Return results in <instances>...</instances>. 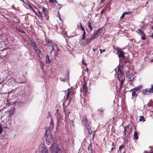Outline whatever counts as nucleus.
<instances>
[{
    "mask_svg": "<svg viewBox=\"0 0 153 153\" xmlns=\"http://www.w3.org/2000/svg\"><path fill=\"white\" fill-rule=\"evenodd\" d=\"M123 148V145H121L119 147V150H121V149Z\"/></svg>",
    "mask_w": 153,
    "mask_h": 153,
    "instance_id": "nucleus-46",
    "label": "nucleus"
},
{
    "mask_svg": "<svg viewBox=\"0 0 153 153\" xmlns=\"http://www.w3.org/2000/svg\"><path fill=\"white\" fill-rule=\"evenodd\" d=\"M68 79H69V75H68Z\"/></svg>",
    "mask_w": 153,
    "mask_h": 153,
    "instance_id": "nucleus-60",
    "label": "nucleus"
},
{
    "mask_svg": "<svg viewBox=\"0 0 153 153\" xmlns=\"http://www.w3.org/2000/svg\"><path fill=\"white\" fill-rule=\"evenodd\" d=\"M115 147H112L111 149V151H113L114 150H115Z\"/></svg>",
    "mask_w": 153,
    "mask_h": 153,
    "instance_id": "nucleus-48",
    "label": "nucleus"
},
{
    "mask_svg": "<svg viewBox=\"0 0 153 153\" xmlns=\"http://www.w3.org/2000/svg\"><path fill=\"white\" fill-rule=\"evenodd\" d=\"M115 50L117 51V54L119 58V60H122L124 58V53L121 51V49L118 47H117Z\"/></svg>",
    "mask_w": 153,
    "mask_h": 153,
    "instance_id": "nucleus-4",
    "label": "nucleus"
},
{
    "mask_svg": "<svg viewBox=\"0 0 153 153\" xmlns=\"http://www.w3.org/2000/svg\"><path fill=\"white\" fill-rule=\"evenodd\" d=\"M126 73L128 79L131 82L133 81L134 79V75L132 74H130L129 72L128 71L126 72Z\"/></svg>",
    "mask_w": 153,
    "mask_h": 153,
    "instance_id": "nucleus-9",
    "label": "nucleus"
},
{
    "mask_svg": "<svg viewBox=\"0 0 153 153\" xmlns=\"http://www.w3.org/2000/svg\"><path fill=\"white\" fill-rule=\"evenodd\" d=\"M150 93V92L149 91V90L148 89H144L142 92V94L145 95H148Z\"/></svg>",
    "mask_w": 153,
    "mask_h": 153,
    "instance_id": "nucleus-10",
    "label": "nucleus"
},
{
    "mask_svg": "<svg viewBox=\"0 0 153 153\" xmlns=\"http://www.w3.org/2000/svg\"><path fill=\"white\" fill-rule=\"evenodd\" d=\"M91 23L90 22H88V26L91 31L93 30V28L91 26Z\"/></svg>",
    "mask_w": 153,
    "mask_h": 153,
    "instance_id": "nucleus-25",
    "label": "nucleus"
},
{
    "mask_svg": "<svg viewBox=\"0 0 153 153\" xmlns=\"http://www.w3.org/2000/svg\"><path fill=\"white\" fill-rule=\"evenodd\" d=\"M93 50L94 52L95 51V50L94 48L93 49Z\"/></svg>",
    "mask_w": 153,
    "mask_h": 153,
    "instance_id": "nucleus-56",
    "label": "nucleus"
},
{
    "mask_svg": "<svg viewBox=\"0 0 153 153\" xmlns=\"http://www.w3.org/2000/svg\"><path fill=\"white\" fill-rule=\"evenodd\" d=\"M94 134H93V138L94 137Z\"/></svg>",
    "mask_w": 153,
    "mask_h": 153,
    "instance_id": "nucleus-58",
    "label": "nucleus"
},
{
    "mask_svg": "<svg viewBox=\"0 0 153 153\" xmlns=\"http://www.w3.org/2000/svg\"><path fill=\"white\" fill-rule=\"evenodd\" d=\"M75 92L74 91H69L67 92V99L71 100V99L74 97Z\"/></svg>",
    "mask_w": 153,
    "mask_h": 153,
    "instance_id": "nucleus-8",
    "label": "nucleus"
},
{
    "mask_svg": "<svg viewBox=\"0 0 153 153\" xmlns=\"http://www.w3.org/2000/svg\"><path fill=\"white\" fill-rule=\"evenodd\" d=\"M81 120L82 122L84 123V126H85L86 124L87 125L88 124L87 123V118L86 117H83L81 119Z\"/></svg>",
    "mask_w": 153,
    "mask_h": 153,
    "instance_id": "nucleus-13",
    "label": "nucleus"
},
{
    "mask_svg": "<svg viewBox=\"0 0 153 153\" xmlns=\"http://www.w3.org/2000/svg\"><path fill=\"white\" fill-rule=\"evenodd\" d=\"M20 1H23V0H20Z\"/></svg>",
    "mask_w": 153,
    "mask_h": 153,
    "instance_id": "nucleus-61",
    "label": "nucleus"
},
{
    "mask_svg": "<svg viewBox=\"0 0 153 153\" xmlns=\"http://www.w3.org/2000/svg\"><path fill=\"white\" fill-rule=\"evenodd\" d=\"M149 90L150 93H153V85H151V88Z\"/></svg>",
    "mask_w": 153,
    "mask_h": 153,
    "instance_id": "nucleus-29",
    "label": "nucleus"
},
{
    "mask_svg": "<svg viewBox=\"0 0 153 153\" xmlns=\"http://www.w3.org/2000/svg\"><path fill=\"white\" fill-rule=\"evenodd\" d=\"M1 110H0V112L1 111Z\"/></svg>",
    "mask_w": 153,
    "mask_h": 153,
    "instance_id": "nucleus-62",
    "label": "nucleus"
},
{
    "mask_svg": "<svg viewBox=\"0 0 153 153\" xmlns=\"http://www.w3.org/2000/svg\"><path fill=\"white\" fill-rule=\"evenodd\" d=\"M50 60L48 55L47 54L46 57V62L47 64H49L50 62Z\"/></svg>",
    "mask_w": 153,
    "mask_h": 153,
    "instance_id": "nucleus-19",
    "label": "nucleus"
},
{
    "mask_svg": "<svg viewBox=\"0 0 153 153\" xmlns=\"http://www.w3.org/2000/svg\"><path fill=\"white\" fill-rule=\"evenodd\" d=\"M46 42L48 43V45L49 46H51L53 44H54V43H53V42L52 40H49V39H46Z\"/></svg>",
    "mask_w": 153,
    "mask_h": 153,
    "instance_id": "nucleus-15",
    "label": "nucleus"
},
{
    "mask_svg": "<svg viewBox=\"0 0 153 153\" xmlns=\"http://www.w3.org/2000/svg\"><path fill=\"white\" fill-rule=\"evenodd\" d=\"M36 51L38 54H39L40 53V50L38 49H36Z\"/></svg>",
    "mask_w": 153,
    "mask_h": 153,
    "instance_id": "nucleus-39",
    "label": "nucleus"
},
{
    "mask_svg": "<svg viewBox=\"0 0 153 153\" xmlns=\"http://www.w3.org/2000/svg\"><path fill=\"white\" fill-rule=\"evenodd\" d=\"M130 126L129 125H128L127 126L125 127L124 128V131L123 132V134L125 135L126 134V129L128 128L129 126Z\"/></svg>",
    "mask_w": 153,
    "mask_h": 153,
    "instance_id": "nucleus-26",
    "label": "nucleus"
},
{
    "mask_svg": "<svg viewBox=\"0 0 153 153\" xmlns=\"http://www.w3.org/2000/svg\"><path fill=\"white\" fill-rule=\"evenodd\" d=\"M126 14V13H123L122 15L121 16L120 18L121 19H122L125 16Z\"/></svg>",
    "mask_w": 153,
    "mask_h": 153,
    "instance_id": "nucleus-35",
    "label": "nucleus"
},
{
    "mask_svg": "<svg viewBox=\"0 0 153 153\" xmlns=\"http://www.w3.org/2000/svg\"><path fill=\"white\" fill-rule=\"evenodd\" d=\"M46 10V8L45 7L40 8L39 10V13L42 18L43 19L44 16L46 17V16L47 15L48 13Z\"/></svg>",
    "mask_w": 153,
    "mask_h": 153,
    "instance_id": "nucleus-3",
    "label": "nucleus"
},
{
    "mask_svg": "<svg viewBox=\"0 0 153 153\" xmlns=\"http://www.w3.org/2000/svg\"><path fill=\"white\" fill-rule=\"evenodd\" d=\"M144 117L143 116H141L140 117V119H139V121H145V120H144Z\"/></svg>",
    "mask_w": 153,
    "mask_h": 153,
    "instance_id": "nucleus-27",
    "label": "nucleus"
},
{
    "mask_svg": "<svg viewBox=\"0 0 153 153\" xmlns=\"http://www.w3.org/2000/svg\"><path fill=\"white\" fill-rule=\"evenodd\" d=\"M86 82L84 81V84L83 85V88L82 91L83 92V95L84 96L87 95L88 92L87 87L86 86Z\"/></svg>",
    "mask_w": 153,
    "mask_h": 153,
    "instance_id": "nucleus-7",
    "label": "nucleus"
},
{
    "mask_svg": "<svg viewBox=\"0 0 153 153\" xmlns=\"http://www.w3.org/2000/svg\"><path fill=\"white\" fill-rule=\"evenodd\" d=\"M142 36L141 37V39L142 40H144L146 39L145 36V34L144 33L143 35H142Z\"/></svg>",
    "mask_w": 153,
    "mask_h": 153,
    "instance_id": "nucleus-30",
    "label": "nucleus"
},
{
    "mask_svg": "<svg viewBox=\"0 0 153 153\" xmlns=\"http://www.w3.org/2000/svg\"><path fill=\"white\" fill-rule=\"evenodd\" d=\"M126 13V14H128V12H125Z\"/></svg>",
    "mask_w": 153,
    "mask_h": 153,
    "instance_id": "nucleus-57",
    "label": "nucleus"
},
{
    "mask_svg": "<svg viewBox=\"0 0 153 153\" xmlns=\"http://www.w3.org/2000/svg\"><path fill=\"white\" fill-rule=\"evenodd\" d=\"M125 59V63H127V62H128L129 64H130V62L128 60V58L127 57H125L124 56V58Z\"/></svg>",
    "mask_w": 153,
    "mask_h": 153,
    "instance_id": "nucleus-24",
    "label": "nucleus"
},
{
    "mask_svg": "<svg viewBox=\"0 0 153 153\" xmlns=\"http://www.w3.org/2000/svg\"><path fill=\"white\" fill-rule=\"evenodd\" d=\"M150 61L151 62H153V59H150Z\"/></svg>",
    "mask_w": 153,
    "mask_h": 153,
    "instance_id": "nucleus-55",
    "label": "nucleus"
},
{
    "mask_svg": "<svg viewBox=\"0 0 153 153\" xmlns=\"http://www.w3.org/2000/svg\"><path fill=\"white\" fill-rule=\"evenodd\" d=\"M51 46L52 47V50L50 52L51 54V53L53 51H54L56 50L57 49L56 45L55 44H53V45H52Z\"/></svg>",
    "mask_w": 153,
    "mask_h": 153,
    "instance_id": "nucleus-14",
    "label": "nucleus"
},
{
    "mask_svg": "<svg viewBox=\"0 0 153 153\" xmlns=\"http://www.w3.org/2000/svg\"><path fill=\"white\" fill-rule=\"evenodd\" d=\"M100 30V29H99L95 31L94 32V34L93 35L95 38L98 36L99 31Z\"/></svg>",
    "mask_w": 153,
    "mask_h": 153,
    "instance_id": "nucleus-16",
    "label": "nucleus"
},
{
    "mask_svg": "<svg viewBox=\"0 0 153 153\" xmlns=\"http://www.w3.org/2000/svg\"><path fill=\"white\" fill-rule=\"evenodd\" d=\"M89 147L88 148V149L89 151V153H92V150L91 149L89 150Z\"/></svg>",
    "mask_w": 153,
    "mask_h": 153,
    "instance_id": "nucleus-45",
    "label": "nucleus"
},
{
    "mask_svg": "<svg viewBox=\"0 0 153 153\" xmlns=\"http://www.w3.org/2000/svg\"><path fill=\"white\" fill-rule=\"evenodd\" d=\"M39 153H48V151L45 145L41 144L40 146Z\"/></svg>",
    "mask_w": 153,
    "mask_h": 153,
    "instance_id": "nucleus-6",
    "label": "nucleus"
},
{
    "mask_svg": "<svg viewBox=\"0 0 153 153\" xmlns=\"http://www.w3.org/2000/svg\"><path fill=\"white\" fill-rule=\"evenodd\" d=\"M100 112H102H102H104V111L103 110H102V109H100Z\"/></svg>",
    "mask_w": 153,
    "mask_h": 153,
    "instance_id": "nucleus-53",
    "label": "nucleus"
},
{
    "mask_svg": "<svg viewBox=\"0 0 153 153\" xmlns=\"http://www.w3.org/2000/svg\"><path fill=\"white\" fill-rule=\"evenodd\" d=\"M152 37H153V34H152Z\"/></svg>",
    "mask_w": 153,
    "mask_h": 153,
    "instance_id": "nucleus-59",
    "label": "nucleus"
},
{
    "mask_svg": "<svg viewBox=\"0 0 153 153\" xmlns=\"http://www.w3.org/2000/svg\"><path fill=\"white\" fill-rule=\"evenodd\" d=\"M71 101V100L66 98L65 101V103L67 104V105H68L70 104Z\"/></svg>",
    "mask_w": 153,
    "mask_h": 153,
    "instance_id": "nucleus-20",
    "label": "nucleus"
},
{
    "mask_svg": "<svg viewBox=\"0 0 153 153\" xmlns=\"http://www.w3.org/2000/svg\"><path fill=\"white\" fill-rule=\"evenodd\" d=\"M82 63L83 64L85 65V66H86L87 65V63L85 62L84 59H82Z\"/></svg>",
    "mask_w": 153,
    "mask_h": 153,
    "instance_id": "nucleus-40",
    "label": "nucleus"
},
{
    "mask_svg": "<svg viewBox=\"0 0 153 153\" xmlns=\"http://www.w3.org/2000/svg\"><path fill=\"white\" fill-rule=\"evenodd\" d=\"M56 7L58 9H60L62 7V5L59 4H57Z\"/></svg>",
    "mask_w": 153,
    "mask_h": 153,
    "instance_id": "nucleus-32",
    "label": "nucleus"
},
{
    "mask_svg": "<svg viewBox=\"0 0 153 153\" xmlns=\"http://www.w3.org/2000/svg\"><path fill=\"white\" fill-rule=\"evenodd\" d=\"M134 137L135 140H137L138 139V135L137 131H135L134 133Z\"/></svg>",
    "mask_w": 153,
    "mask_h": 153,
    "instance_id": "nucleus-21",
    "label": "nucleus"
},
{
    "mask_svg": "<svg viewBox=\"0 0 153 153\" xmlns=\"http://www.w3.org/2000/svg\"><path fill=\"white\" fill-rule=\"evenodd\" d=\"M136 32L138 33L140 35H142L144 34L145 33L141 29H139L137 30Z\"/></svg>",
    "mask_w": 153,
    "mask_h": 153,
    "instance_id": "nucleus-17",
    "label": "nucleus"
},
{
    "mask_svg": "<svg viewBox=\"0 0 153 153\" xmlns=\"http://www.w3.org/2000/svg\"><path fill=\"white\" fill-rule=\"evenodd\" d=\"M51 113L50 112H48V115L47 116V118H49L50 117H51Z\"/></svg>",
    "mask_w": 153,
    "mask_h": 153,
    "instance_id": "nucleus-33",
    "label": "nucleus"
},
{
    "mask_svg": "<svg viewBox=\"0 0 153 153\" xmlns=\"http://www.w3.org/2000/svg\"><path fill=\"white\" fill-rule=\"evenodd\" d=\"M32 46L33 47V48H34V49H35V48H37V47H36V45L35 44V43H33L32 44Z\"/></svg>",
    "mask_w": 153,
    "mask_h": 153,
    "instance_id": "nucleus-36",
    "label": "nucleus"
},
{
    "mask_svg": "<svg viewBox=\"0 0 153 153\" xmlns=\"http://www.w3.org/2000/svg\"><path fill=\"white\" fill-rule=\"evenodd\" d=\"M84 79V81L85 79H84H84Z\"/></svg>",
    "mask_w": 153,
    "mask_h": 153,
    "instance_id": "nucleus-63",
    "label": "nucleus"
},
{
    "mask_svg": "<svg viewBox=\"0 0 153 153\" xmlns=\"http://www.w3.org/2000/svg\"><path fill=\"white\" fill-rule=\"evenodd\" d=\"M29 8L32 11L34 12L36 15H37V16H38V15L36 12L35 10L34 9V8L30 5H29Z\"/></svg>",
    "mask_w": 153,
    "mask_h": 153,
    "instance_id": "nucleus-23",
    "label": "nucleus"
},
{
    "mask_svg": "<svg viewBox=\"0 0 153 153\" xmlns=\"http://www.w3.org/2000/svg\"><path fill=\"white\" fill-rule=\"evenodd\" d=\"M105 0H101L100 3H103L105 2Z\"/></svg>",
    "mask_w": 153,
    "mask_h": 153,
    "instance_id": "nucleus-49",
    "label": "nucleus"
},
{
    "mask_svg": "<svg viewBox=\"0 0 153 153\" xmlns=\"http://www.w3.org/2000/svg\"><path fill=\"white\" fill-rule=\"evenodd\" d=\"M104 11V10L103 9H102L101 11V13L102 14Z\"/></svg>",
    "mask_w": 153,
    "mask_h": 153,
    "instance_id": "nucleus-54",
    "label": "nucleus"
},
{
    "mask_svg": "<svg viewBox=\"0 0 153 153\" xmlns=\"http://www.w3.org/2000/svg\"><path fill=\"white\" fill-rule=\"evenodd\" d=\"M88 68L87 67L86 68V70H85V71H87L88 72Z\"/></svg>",
    "mask_w": 153,
    "mask_h": 153,
    "instance_id": "nucleus-52",
    "label": "nucleus"
},
{
    "mask_svg": "<svg viewBox=\"0 0 153 153\" xmlns=\"http://www.w3.org/2000/svg\"><path fill=\"white\" fill-rule=\"evenodd\" d=\"M99 50L100 51V52L101 54L102 53V52H105V49L102 50L101 49H100Z\"/></svg>",
    "mask_w": 153,
    "mask_h": 153,
    "instance_id": "nucleus-34",
    "label": "nucleus"
},
{
    "mask_svg": "<svg viewBox=\"0 0 153 153\" xmlns=\"http://www.w3.org/2000/svg\"><path fill=\"white\" fill-rule=\"evenodd\" d=\"M120 88H121L122 87L123 84L124 82V81H120Z\"/></svg>",
    "mask_w": 153,
    "mask_h": 153,
    "instance_id": "nucleus-37",
    "label": "nucleus"
},
{
    "mask_svg": "<svg viewBox=\"0 0 153 153\" xmlns=\"http://www.w3.org/2000/svg\"><path fill=\"white\" fill-rule=\"evenodd\" d=\"M82 44L83 45H86L87 44L85 40L82 42Z\"/></svg>",
    "mask_w": 153,
    "mask_h": 153,
    "instance_id": "nucleus-41",
    "label": "nucleus"
},
{
    "mask_svg": "<svg viewBox=\"0 0 153 153\" xmlns=\"http://www.w3.org/2000/svg\"><path fill=\"white\" fill-rule=\"evenodd\" d=\"M49 1L51 2H56V3L57 2V1H56V0H49Z\"/></svg>",
    "mask_w": 153,
    "mask_h": 153,
    "instance_id": "nucleus-43",
    "label": "nucleus"
},
{
    "mask_svg": "<svg viewBox=\"0 0 153 153\" xmlns=\"http://www.w3.org/2000/svg\"><path fill=\"white\" fill-rule=\"evenodd\" d=\"M95 37L92 35L89 38V39L91 41L92 40H93Z\"/></svg>",
    "mask_w": 153,
    "mask_h": 153,
    "instance_id": "nucleus-38",
    "label": "nucleus"
},
{
    "mask_svg": "<svg viewBox=\"0 0 153 153\" xmlns=\"http://www.w3.org/2000/svg\"><path fill=\"white\" fill-rule=\"evenodd\" d=\"M2 131V129L1 126L0 125V134H1Z\"/></svg>",
    "mask_w": 153,
    "mask_h": 153,
    "instance_id": "nucleus-44",
    "label": "nucleus"
},
{
    "mask_svg": "<svg viewBox=\"0 0 153 153\" xmlns=\"http://www.w3.org/2000/svg\"><path fill=\"white\" fill-rule=\"evenodd\" d=\"M51 153H62L58 145L55 143L52 144L50 147Z\"/></svg>",
    "mask_w": 153,
    "mask_h": 153,
    "instance_id": "nucleus-2",
    "label": "nucleus"
},
{
    "mask_svg": "<svg viewBox=\"0 0 153 153\" xmlns=\"http://www.w3.org/2000/svg\"><path fill=\"white\" fill-rule=\"evenodd\" d=\"M59 79L61 81H62L63 82H65L66 81V79L65 78H64L62 77H60L59 78Z\"/></svg>",
    "mask_w": 153,
    "mask_h": 153,
    "instance_id": "nucleus-28",
    "label": "nucleus"
},
{
    "mask_svg": "<svg viewBox=\"0 0 153 153\" xmlns=\"http://www.w3.org/2000/svg\"><path fill=\"white\" fill-rule=\"evenodd\" d=\"M54 126V123H53V121L52 120V118H51V121L50 123V126L48 130V131H50L53 128Z\"/></svg>",
    "mask_w": 153,
    "mask_h": 153,
    "instance_id": "nucleus-11",
    "label": "nucleus"
},
{
    "mask_svg": "<svg viewBox=\"0 0 153 153\" xmlns=\"http://www.w3.org/2000/svg\"><path fill=\"white\" fill-rule=\"evenodd\" d=\"M85 126L86 127L87 130L88 131V133L91 134L92 133V131L90 126L88 125V124L85 125Z\"/></svg>",
    "mask_w": 153,
    "mask_h": 153,
    "instance_id": "nucleus-12",
    "label": "nucleus"
},
{
    "mask_svg": "<svg viewBox=\"0 0 153 153\" xmlns=\"http://www.w3.org/2000/svg\"><path fill=\"white\" fill-rule=\"evenodd\" d=\"M80 28H81V30L83 31H85V30L82 27V25H81V23H80Z\"/></svg>",
    "mask_w": 153,
    "mask_h": 153,
    "instance_id": "nucleus-42",
    "label": "nucleus"
},
{
    "mask_svg": "<svg viewBox=\"0 0 153 153\" xmlns=\"http://www.w3.org/2000/svg\"><path fill=\"white\" fill-rule=\"evenodd\" d=\"M132 90L133 89H131L130 91L132 92L131 95L132 97H134L135 96L136 97L137 96L136 95V91L135 90Z\"/></svg>",
    "mask_w": 153,
    "mask_h": 153,
    "instance_id": "nucleus-22",
    "label": "nucleus"
},
{
    "mask_svg": "<svg viewBox=\"0 0 153 153\" xmlns=\"http://www.w3.org/2000/svg\"><path fill=\"white\" fill-rule=\"evenodd\" d=\"M86 34V32H85V31H83V35H84V36H85Z\"/></svg>",
    "mask_w": 153,
    "mask_h": 153,
    "instance_id": "nucleus-51",
    "label": "nucleus"
},
{
    "mask_svg": "<svg viewBox=\"0 0 153 153\" xmlns=\"http://www.w3.org/2000/svg\"><path fill=\"white\" fill-rule=\"evenodd\" d=\"M85 36H84V35H82V39H83V40H85Z\"/></svg>",
    "mask_w": 153,
    "mask_h": 153,
    "instance_id": "nucleus-50",
    "label": "nucleus"
},
{
    "mask_svg": "<svg viewBox=\"0 0 153 153\" xmlns=\"http://www.w3.org/2000/svg\"><path fill=\"white\" fill-rule=\"evenodd\" d=\"M85 41H86V42L87 44H88L89 43H90L91 41L89 38L86 39Z\"/></svg>",
    "mask_w": 153,
    "mask_h": 153,
    "instance_id": "nucleus-31",
    "label": "nucleus"
},
{
    "mask_svg": "<svg viewBox=\"0 0 153 153\" xmlns=\"http://www.w3.org/2000/svg\"><path fill=\"white\" fill-rule=\"evenodd\" d=\"M45 136L47 144L48 145H50L52 141V137L50 131L47 129L45 134Z\"/></svg>",
    "mask_w": 153,
    "mask_h": 153,
    "instance_id": "nucleus-1",
    "label": "nucleus"
},
{
    "mask_svg": "<svg viewBox=\"0 0 153 153\" xmlns=\"http://www.w3.org/2000/svg\"><path fill=\"white\" fill-rule=\"evenodd\" d=\"M117 75V78L120 81H124L125 79L124 76L119 69L118 70Z\"/></svg>",
    "mask_w": 153,
    "mask_h": 153,
    "instance_id": "nucleus-5",
    "label": "nucleus"
},
{
    "mask_svg": "<svg viewBox=\"0 0 153 153\" xmlns=\"http://www.w3.org/2000/svg\"><path fill=\"white\" fill-rule=\"evenodd\" d=\"M65 120L66 121L67 120V114H66V113L65 111Z\"/></svg>",
    "mask_w": 153,
    "mask_h": 153,
    "instance_id": "nucleus-47",
    "label": "nucleus"
},
{
    "mask_svg": "<svg viewBox=\"0 0 153 153\" xmlns=\"http://www.w3.org/2000/svg\"><path fill=\"white\" fill-rule=\"evenodd\" d=\"M142 88V86L141 85L138 86L135 88H134L132 90H135L136 91L139 90Z\"/></svg>",
    "mask_w": 153,
    "mask_h": 153,
    "instance_id": "nucleus-18",
    "label": "nucleus"
}]
</instances>
